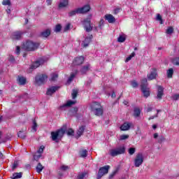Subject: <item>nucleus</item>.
Instances as JSON below:
<instances>
[{
	"label": "nucleus",
	"mask_w": 179,
	"mask_h": 179,
	"mask_svg": "<svg viewBox=\"0 0 179 179\" xmlns=\"http://www.w3.org/2000/svg\"><path fill=\"white\" fill-rule=\"evenodd\" d=\"M40 44L38 43L34 42L32 41H27L23 43L22 48L25 50V51H36L38 48Z\"/></svg>",
	"instance_id": "f257e3e1"
},
{
	"label": "nucleus",
	"mask_w": 179,
	"mask_h": 179,
	"mask_svg": "<svg viewBox=\"0 0 179 179\" xmlns=\"http://www.w3.org/2000/svg\"><path fill=\"white\" fill-rule=\"evenodd\" d=\"M124 153H125V147L124 146L117 147L109 151V155L112 157H115V156H118L119 155H124Z\"/></svg>",
	"instance_id": "f03ea898"
},
{
	"label": "nucleus",
	"mask_w": 179,
	"mask_h": 179,
	"mask_svg": "<svg viewBox=\"0 0 179 179\" xmlns=\"http://www.w3.org/2000/svg\"><path fill=\"white\" fill-rule=\"evenodd\" d=\"M48 79V76L45 74H38L35 77V83L38 86H41V85H44L47 82Z\"/></svg>",
	"instance_id": "7ed1b4c3"
},
{
	"label": "nucleus",
	"mask_w": 179,
	"mask_h": 179,
	"mask_svg": "<svg viewBox=\"0 0 179 179\" xmlns=\"http://www.w3.org/2000/svg\"><path fill=\"white\" fill-rule=\"evenodd\" d=\"M64 134H65V129H58L56 131H52L51 132L52 140L57 142L58 139H61V138L64 136Z\"/></svg>",
	"instance_id": "20e7f679"
},
{
	"label": "nucleus",
	"mask_w": 179,
	"mask_h": 179,
	"mask_svg": "<svg viewBox=\"0 0 179 179\" xmlns=\"http://www.w3.org/2000/svg\"><path fill=\"white\" fill-rule=\"evenodd\" d=\"M143 163V154L139 152L136 155L134 159V166L135 167H141Z\"/></svg>",
	"instance_id": "39448f33"
},
{
	"label": "nucleus",
	"mask_w": 179,
	"mask_h": 179,
	"mask_svg": "<svg viewBox=\"0 0 179 179\" xmlns=\"http://www.w3.org/2000/svg\"><path fill=\"white\" fill-rule=\"evenodd\" d=\"M110 169V166L107 165L103 167H101L99 170L98 175H97V179L101 178L103 176H105V174L108 173V170Z\"/></svg>",
	"instance_id": "423d86ee"
},
{
	"label": "nucleus",
	"mask_w": 179,
	"mask_h": 179,
	"mask_svg": "<svg viewBox=\"0 0 179 179\" xmlns=\"http://www.w3.org/2000/svg\"><path fill=\"white\" fill-rule=\"evenodd\" d=\"M148 80H153L157 78V69H152L150 73L147 75Z\"/></svg>",
	"instance_id": "0eeeda50"
},
{
	"label": "nucleus",
	"mask_w": 179,
	"mask_h": 179,
	"mask_svg": "<svg viewBox=\"0 0 179 179\" xmlns=\"http://www.w3.org/2000/svg\"><path fill=\"white\" fill-rule=\"evenodd\" d=\"M84 29L87 33H90L93 30V27L90 25V20L87 19L84 20Z\"/></svg>",
	"instance_id": "6e6552de"
},
{
	"label": "nucleus",
	"mask_w": 179,
	"mask_h": 179,
	"mask_svg": "<svg viewBox=\"0 0 179 179\" xmlns=\"http://www.w3.org/2000/svg\"><path fill=\"white\" fill-rule=\"evenodd\" d=\"M93 38V35H88L85 37V40L82 43V45L84 47H89V44H90V41Z\"/></svg>",
	"instance_id": "1a4fd4ad"
},
{
	"label": "nucleus",
	"mask_w": 179,
	"mask_h": 179,
	"mask_svg": "<svg viewBox=\"0 0 179 179\" xmlns=\"http://www.w3.org/2000/svg\"><path fill=\"white\" fill-rule=\"evenodd\" d=\"M69 5V0H61L59 3V9H64V8H68Z\"/></svg>",
	"instance_id": "9d476101"
},
{
	"label": "nucleus",
	"mask_w": 179,
	"mask_h": 179,
	"mask_svg": "<svg viewBox=\"0 0 179 179\" xmlns=\"http://www.w3.org/2000/svg\"><path fill=\"white\" fill-rule=\"evenodd\" d=\"M164 88L162 86H158V90H157V99L158 100H162V98L163 97V95L164 94Z\"/></svg>",
	"instance_id": "9b49d317"
},
{
	"label": "nucleus",
	"mask_w": 179,
	"mask_h": 179,
	"mask_svg": "<svg viewBox=\"0 0 179 179\" xmlns=\"http://www.w3.org/2000/svg\"><path fill=\"white\" fill-rule=\"evenodd\" d=\"M85 62V58L83 57H78L74 59L73 62V65H82Z\"/></svg>",
	"instance_id": "f8f14e48"
},
{
	"label": "nucleus",
	"mask_w": 179,
	"mask_h": 179,
	"mask_svg": "<svg viewBox=\"0 0 179 179\" xmlns=\"http://www.w3.org/2000/svg\"><path fill=\"white\" fill-rule=\"evenodd\" d=\"M43 64H44V60L42 59L37 60L31 66L30 69H37V68L41 65H43Z\"/></svg>",
	"instance_id": "ddd939ff"
},
{
	"label": "nucleus",
	"mask_w": 179,
	"mask_h": 179,
	"mask_svg": "<svg viewBox=\"0 0 179 179\" xmlns=\"http://www.w3.org/2000/svg\"><path fill=\"white\" fill-rule=\"evenodd\" d=\"M22 36H23V32L22 31H15L12 34L13 40H20L22 38Z\"/></svg>",
	"instance_id": "4468645a"
},
{
	"label": "nucleus",
	"mask_w": 179,
	"mask_h": 179,
	"mask_svg": "<svg viewBox=\"0 0 179 179\" xmlns=\"http://www.w3.org/2000/svg\"><path fill=\"white\" fill-rule=\"evenodd\" d=\"M58 89H59V87H58V86L51 87L48 89L46 94L48 96H52V94H54V93H55V92L57 90H58Z\"/></svg>",
	"instance_id": "2eb2a0df"
},
{
	"label": "nucleus",
	"mask_w": 179,
	"mask_h": 179,
	"mask_svg": "<svg viewBox=\"0 0 179 179\" xmlns=\"http://www.w3.org/2000/svg\"><path fill=\"white\" fill-rule=\"evenodd\" d=\"M132 127V123L131 122H124L121 127L120 129L121 131H128L129 130V128Z\"/></svg>",
	"instance_id": "dca6fc26"
},
{
	"label": "nucleus",
	"mask_w": 179,
	"mask_h": 179,
	"mask_svg": "<svg viewBox=\"0 0 179 179\" xmlns=\"http://www.w3.org/2000/svg\"><path fill=\"white\" fill-rule=\"evenodd\" d=\"M76 101H68L66 103L60 106V110H66V107H71V106H73V104H76Z\"/></svg>",
	"instance_id": "f3484780"
},
{
	"label": "nucleus",
	"mask_w": 179,
	"mask_h": 179,
	"mask_svg": "<svg viewBox=\"0 0 179 179\" xmlns=\"http://www.w3.org/2000/svg\"><path fill=\"white\" fill-rule=\"evenodd\" d=\"M78 10H80V13H87L90 10V6L85 5L82 8H78Z\"/></svg>",
	"instance_id": "a211bd4d"
},
{
	"label": "nucleus",
	"mask_w": 179,
	"mask_h": 179,
	"mask_svg": "<svg viewBox=\"0 0 179 179\" xmlns=\"http://www.w3.org/2000/svg\"><path fill=\"white\" fill-rule=\"evenodd\" d=\"M106 20H108V23H114L115 22V17L111 14H107L105 15Z\"/></svg>",
	"instance_id": "6ab92c4d"
},
{
	"label": "nucleus",
	"mask_w": 179,
	"mask_h": 179,
	"mask_svg": "<svg viewBox=\"0 0 179 179\" xmlns=\"http://www.w3.org/2000/svg\"><path fill=\"white\" fill-rule=\"evenodd\" d=\"M90 71V64H86L85 66H83L80 69V72L82 75H85V73L89 72Z\"/></svg>",
	"instance_id": "aec40b11"
},
{
	"label": "nucleus",
	"mask_w": 179,
	"mask_h": 179,
	"mask_svg": "<svg viewBox=\"0 0 179 179\" xmlns=\"http://www.w3.org/2000/svg\"><path fill=\"white\" fill-rule=\"evenodd\" d=\"M141 91L143 92L144 97H149L150 96V91L149 90V87L141 88Z\"/></svg>",
	"instance_id": "412c9836"
},
{
	"label": "nucleus",
	"mask_w": 179,
	"mask_h": 179,
	"mask_svg": "<svg viewBox=\"0 0 179 179\" xmlns=\"http://www.w3.org/2000/svg\"><path fill=\"white\" fill-rule=\"evenodd\" d=\"M101 107V105L99 102H94L91 105V108L92 111H94L95 110H96V108H100Z\"/></svg>",
	"instance_id": "4be33fe9"
},
{
	"label": "nucleus",
	"mask_w": 179,
	"mask_h": 179,
	"mask_svg": "<svg viewBox=\"0 0 179 179\" xmlns=\"http://www.w3.org/2000/svg\"><path fill=\"white\" fill-rule=\"evenodd\" d=\"M80 13L79 8L73 10L69 13V17H72V16H76V15Z\"/></svg>",
	"instance_id": "5701e85b"
},
{
	"label": "nucleus",
	"mask_w": 179,
	"mask_h": 179,
	"mask_svg": "<svg viewBox=\"0 0 179 179\" xmlns=\"http://www.w3.org/2000/svg\"><path fill=\"white\" fill-rule=\"evenodd\" d=\"M50 35H51V30L50 29H45L41 34V36L42 37H44L45 38H47V37H48Z\"/></svg>",
	"instance_id": "b1692460"
},
{
	"label": "nucleus",
	"mask_w": 179,
	"mask_h": 179,
	"mask_svg": "<svg viewBox=\"0 0 179 179\" xmlns=\"http://www.w3.org/2000/svg\"><path fill=\"white\" fill-rule=\"evenodd\" d=\"M83 132H85V126H81L77 131V138H80L83 135Z\"/></svg>",
	"instance_id": "393cba45"
},
{
	"label": "nucleus",
	"mask_w": 179,
	"mask_h": 179,
	"mask_svg": "<svg viewBox=\"0 0 179 179\" xmlns=\"http://www.w3.org/2000/svg\"><path fill=\"white\" fill-rule=\"evenodd\" d=\"M95 115H103V107L101 106V108H96V109H95V110H93Z\"/></svg>",
	"instance_id": "a878e982"
},
{
	"label": "nucleus",
	"mask_w": 179,
	"mask_h": 179,
	"mask_svg": "<svg viewBox=\"0 0 179 179\" xmlns=\"http://www.w3.org/2000/svg\"><path fill=\"white\" fill-rule=\"evenodd\" d=\"M77 73H78V70H76L75 73H71L70 77L69 78V79L67 80V83L69 85L71 84V82H72V80H73V79L75 78V76H76Z\"/></svg>",
	"instance_id": "bb28decb"
},
{
	"label": "nucleus",
	"mask_w": 179,
	"mask_h": 179,
	"mask_svg": "<svg viewBox=\"0 0 179 179\" xmlns=\"http://www.w3.org/2000/svg\"><path fill=\"white\" fill-rule=\"evenodd\" d=\"M77 73H78V70H76L75 73H71L70 77L69 78V79L67 80V83L69 85L71 84V82H72V80H73V79L75 78V76H76Z\"/></svg>",
	"instance_id": "cd10ccee"
},
{
	"label": "nucleus",
	"mask_w": 179,
	"mask_h": 179,
	"mask_svg": "<svg viewBox=\"0 0 179 179\" xmlns=\"http://www.w3.org/2000/svg\"><path fill=\"white\" fill-rule=\"evenodd\" d=\"M141 89L148 88V79L147 78H143L141 80Z\"/></svg>",
	"instance_id": "c85d7f7f"
},
{
	"label": "nucleus",
	"mask_w": 179,
	"mask_h": 179,
	"mask_svg": "<svg viewBox=\"0 0 179 179\" xmlns=\"http://www.w3.org/2000/svg\"><path fill=\"white\" fill-rule=\"evenodd\" d=\"M22 176H23V173L22 172L20 173H15L13 174L12 179H17V178H22Z\"/></svg>",
	"instance_id": "c756f323"
},
{
	"label": "nucleus",
	"mask_w": 179,
	"mask_h": 179,
	"mask_svg": "<svg viewBox=\"0 0 179 179\" xmlns=\"http://www.w3.org/2000/svg\"><path fill=\"white\" fill-rule=\"evenodd\" d=\"M18 83L20 85H26V78L21 76V77H18Z\"/></svg>",
	"instance_id": "7c9ffc66"
},
{
	"label": "nucleus",
	"mask_w": 179,
	"mask_h": 179,
	"mask_svg": "<svg viewBox=\"0 0 179 179\" xmlns=\"http://www.w3.org/2000/svg\"><path fill=\"white\" fill-rule=\"evenodd\" d=\"M88 174H89V173H88L87 172H84V173H80V174L78 176V179H84V178H86V177H87Z\"/></svg>",
	"instance_id": "2f4dec72"
},
{
	"label": "nucleus",
	"mask_w": 179,
	"mask_h": 179,
	"mask_svg": "<svg viewBox=\"0 0 179 179\" xmlns=\"http://www.w3.org/2000/svg\"><path fill=\"white\" fill-rule=\"evenodd\" d=\"M80 157H87V150H80Z\"/></svg>",
	"instance_id": "473e14b6"
},
{
	"label": "nucleus",
	"mask_w": 179,
	"mask_h": 179,
	"mask_svg": "<svg viewBox=\"0 0 179 179\" xmlns=\"http://www.w3.org/2000/svg\"><path fill=\"white\" fill-rule=\"evenodd\" d=\"M78 111H79V108L75 107L70 110V113L71 114V115H76V114H78Z\"/></svg>",
	"instance_id": "72a5a7b5"
},
{
	"label": "nucleus",
	"mask_w": 179,
	"mask_h": 179,
	"mask_svg": "<svg viewBox=\"0 0 179 179\" xmlns=\"http://www.w3.org/2000/svg\"><path fill=\"white\" fill-rule=\"evenodd\" d=\"M43 169H44V167L41 165V163H38L36 166V172L38 173H41L43 171Z\"/></svg>",
	"instance_id": "f704fd0d"
},
{
	"label": "nucleus",
	"mask_w": 179,
	"mask_h": 179,
	"mask_svg": "<svg viewBox=\"0 0 179 179\" xmlns=\"http://www.w3.org/2000/svg\"><path fill=\"white\" fill-rule=\"evenodd\" d=\"M172 64H173V65L179 66V57L172 59Z\"/></svg>",
	"instance_id": "c9c22d12"
},
{
	"label": "nucleus",
	"mask_w": 179,
	"mask_h": 179,
	"mask_svg": "<svg viewBox=\"0 0 179 179\" xmlns=\"http://www.w3.org/2000/svg\"><path fill=\"white\" fill-rule=\"evenodd\" d=\"M173 73H174L173 69H169L167 71V78H173Z\"/></svg>",
	"instance_id": "e433bc0d"
},
{
	"label": "nucleus",
	"mask_w": 179,
	"mask_h": 179,
	"mask_svg": "<svg viewBox=\"0 0 179 179\" xmlns=\"http://www.w3.org/2000/svg\"><path fill=\"white\" fill-rule=\"evenodd\" d=\"M141 115V109L136 108H134V117H139Z\"/></svg>",
	"instance_id": "4c0bfd02"
},
{
	"label": "nucleus",
	"mask_w": 179,
	"mask_h": 179,
	"mask_svg": "<svg viewBox=\"0 0 179 179\" xmlns=\"http://www.w3.org/2000/svg\"><path fill=\"white\" fill-rule=\"evenodd\" d=\"M32 131H34V132H37V122H36V120H33Z\"/></svg>",
	"instance_id": "58836bf2"
},
{
	"label": "nucleus",
	"mask_w": 179,
	"mask_h": 179,
	"mask_svg": "<svg viewBox=\"0 0 179 179\" xmlns=\"http://www.w3.org/2000/svg\"><path fill=\"white\" fill-rule=\"evenodd\" d=\"M136 55L135 52H133L131 55H129V57H127L125 62H129V61H131V59H132V58H134V57Z\"/></svg>",
	"instance_id": "ea45409f"
},
{
	"label": "nucleus",
	"mask_w": 179,
	"mask_h": 179,
	"mask_svg": "<svg viewBox=\"0 0 179 179\" xmlns=\"http://www.w3.org/2000/svg\"><path fill=\"white\" fill-rule=\"evenodd\" d=\"M61 29H62V27L61 26V24L56 25L55 28V33H59V31H61Z\"/></svg>",
	"instance_id": "a19ab883"
},
{
	"label": "nucleus",
	"mask_w": 179,
	"mask_h": 179,
	"mask_svg": "<svg viewBox=\"0 0 179 179\" xmlns=\"http://www.w3.org/2000/svg\"><path fill=\"white\" fill-rule=\"evenodd\" d=\"M173 31H174V29H173V27H169L167 29H166V34H173Z\"/></svg>",
	"instance_id": "79ce46f5"
},
{
	"label": "nucleus",
	"mask_w": 179,
	"mask_h": 179,
	"mask_svg": "<svg viewBox=\"0 0 179 179\" xmlns=\"http://www.w3.org/2000/svg\"><path fill=\"white\" fill-rule=\"evenodd\" d=\"M136 149H135V148H130L129 149V155H130L131 156H132V155H134V153H135V152H136Z\"/></svg>",
	"instance_id": "37998d69"
},
{
	"label": "nucleus",
	"mask_w": 179,
	"mask_h": 179,
	"mask_svg": "<svg viewBox=\"0 0 179 179\" xmlns=\"http://www.w3.org/2000/svg\"><path fill=\"white\" fill-rule=\"evenodd\" d=\"M128 138H129V135L124 134V135L120 136L119 141H125L126 139H128Z\"/></svg>",
	"instance_id": "c03bdc74"
},
{
	"label": "nucleus",
	"mask_w": 179,
	"mask_h": 179,
	"mask_svg": "<svg viewBox=\"0 0 179 179\" xmlns=\"http://www.w3.org/2000/svg\"><path fill=\"white\" fill-rule=\"evenodd\" d=\"M18 137L21 138L22 139H24L26 138V134H24V133H23V131H19Z\"/></svg>",
	"instance_id": "a18cd8bd"
},
{
	"label": "nucleus",
	"mask_w": 179,
	"mask_h": 179,
	"mask_svg": "<svg viewBox=\"0 0 179 179\" xmlns=\"http://www.w3.org/2000/svg\"><path fill=\"white\" fill-rule=\"evenodd\" d=\"M117 41L118 43H124V41H125V38L124 37V36H120L117 38Z\"/></svg>",
	"instance_id": "49530a36"
},
{
	"label": "nucleus",
	"mask_w": 179,
	"mask_h": 179,
	"mask_svg": "<svg viewBox=\"0 0 179 179\" xmlns=\"http://www.w3.org/2000/svg\"><path fill=\"white\" fill-rule=\"evenodd\" d=\"M2 5L10 6V0H3Z\"/></svg>",
	"instance_id": "de8ad7c7"
},
{
	"label": "nucleus",
	"mask_w": 179,
	"mask_h": 179,
	"mask_svg": "<svg viewBox=\"0 0 179 179\" xmlns=\"http://www.w3.org/2000/svg\"><path fill=\"white\" fill-rule=\"evenodd\" d=\"M71 95H72V99H75L76 97H77V96H78V90H73Z\"/></svg>",
	"instance_id": "09e8293b"
},
{
	"label": "nucleus",
	"mask_w": 179,
	"mask_h": 179,
	"mask_svg": "<svg viewBox=\"0 0 179 179\" xmlns=\"http://www.w3.org/2000/svg\"><path fill=\"white\" fill-rule=\"evenodd\" d=\"M157 20L160 22V24H163V19L162 18V15H160V14L157 15Z\"/></svg>",
	"instance_id": "8fccbe9b"
},
{
	"label": "nucleus",
	"mask_w": 179,
	"mask_h": 179,
	"mask_svg": "<svg viewBox=\"0 0 179 179\" xmlns=\"http://www.w3.org/2000/svg\"><path fill=\"white\" fill-rule=\"evenodd\" d=\"M58 78V74L57 73H52L51 75V80H57V79Z\"/></svg>",
	"instance_id": "3c124183"
},
{
	"label": "nucleus",
	"mask_w": 179,
	"mask_h": 179,
	"mask_svg": "<svg viewBox=\"0 0 179 179\" xmlns=\"http://www.w3.org/2000/svg\"><path fill=\"white\" fill-rule=\"evenodd\" d=\"M40 157H41V154H38V153H36L35 155H34V160H38V159H40Z\"/></svg>",
	"instance_id": "603ef678"
},
{
	"label": "nucleus",
	"mask_w": 179,
	"mask_h": 179,
	"mask_svg": "<svg viewBox=\"0 0 179 179\" xmlns=\"http://www.w3.org/2000/svg\"><path fill=\"white\" fill-rule=\"evenodd\" d=\"M18 166H19V163L17 161H15L12 165V169L15 170V169H17Z\"/></svg>",
	"instance_id": "864d4df0"
},
{
	"label": "nucleus",
	"mask_w": 179,
	"mask_h": 179,
	"mask_svg": "<svg viewBox=\"0 0 179 179\" xmlns=\"http://www.w3.org/2000/svg\"><path fill=\"white\" fill-rule=\"evenodd\" d=\"M164 141H166V138L163 136H160L158 138L159 143H162V142H164Z\"/></svg>",
	"instance_id": "5fc2aeb1"
},
{
	"label": "nucleus",
	"mask_w": 179,
	"mask_h": 179,
	"mask_svg": "<svg viewBox=\"0 0 179 179\" xmlns=\"http://www.w3.org/2000/svg\"><path fill=\"white\" fill-rule=\"evenodd\" d=\"M173 100L177 101L179 99V94H175L172 96Z\"/></svg>",
	"instance_id": "6e6d98bb"
},
{
	"label": "nucleus",
	"mask_w": 179,
	"mask_h": 179,
	"mask_svg": "<svg viewBox=\"0 0 179 179\" xmlns=\"http://www.w3.org/2000/svg\"><path fill=\"white\" fill-rule=\"evenodd\" d=\"M74 133H75V131H73V130L72 129H69L67 131V135L71 136L73 135Z\"/></svg>",
	"instance_id": "4d7b16f0"
},
{
	"label": "nucleus",
	"mask_w": 179,
	"mask_h": 179,
	"mask_svg": "<svg viewBox=\"0 0 179 179\" xmlns=\"http://www.w3.org/2000/svg\"><path fill=\"white\" fill-rule=\"evenodd\" d=\"M69 169V166H65V165H62L61 166V170H62L63 171H66V170Z\"/></svg>",
	"instance_id": "13d9d810"
},
{
	"label": "nucleus",
	"mask_w": 179,
	"mask_h": 179,
	"mask_svg": "<svg viewBox=\"0 0 179 179\" xmlns=\"http://www.w3.org/2000/svg\"><path fill=\"white\" fill-rule=\"evenodd\" d=\"M120 10H121V8H115L113 10L114 15H117V13H120Z\"/></svg>",
	"instance_id": "bf43d9fd"
},
{
	"label": "nucleus",
	"mask_w": 179,
	"mask_h": 179,
	"mask_svg": "<svg viewBox=\"0 0 179 179\" xmlns=\"http://www.w3.org/2000/svg\"><path fill=\"white\" fill-rule=\"evenodd\" d=\"M131 85L132 87H138V84L136 83V81H131Z\"/></svg>",
	"instance_id": "052dcab7"
},
{
	"label": "nucleus",
	"mask_w": 179,
	"mask_h": 179,
	"mask_svg": "<svg viewBox=\"0 0 179 179\" xmlns=\"http://www.w3.org/2000/svg\"><path fill=\"white\" fill-rule=\"evenodd\" d=\"M43 152H44V148L40 147V148L38 149L36 153H38V155H41Z\"/></svg>",
	"instance_id": "680f3d73"
},
{
	"label": "nucleus",
	"mask_w": 179,
	"mask_h": 179,
	"mask_svg": "<svg viewBox=\"0 0 179 179\" xmlns=\"http://www.w3.org/2000/svg\"><path fill=\"white\" fill-rule=\"evenodd\" d=\"M71 29V24H67L64 27V31H68Z\"/></svg>",
	"instance_id": "e2e57ef3"
},
{
	"label": "nucleus",
	"mask_w": 179,
	"mask_h": 179,
	"mask_svg": "<svg viewBox=\"0 0 179 179\" xmlns=\"http://www.w3.org/2000/svg\"><path fill=\"white\" fill-rule=\"evenodd\" d=\"M8 61H10V62H15V57L13 55H10Z\"/></svg>",
	"instance_id": "0e129e2a"
},
{
	"label": "nucleus",
	"mask_w": 179,
	"mask_h": 179,
	"mask_svg": "<svg viewBox=\"0 0 179 179\" xmlns=\"http://www.w3.org/2000/svg\"><path fill=\"white\" fill-rule=\"evenodd\" d=\"M115 174H117V171H115V172H113V173H111V174L109 176V179H113V178H114V176H115Z\"/></svg>",
	"instance_id": "69168bd1"
},
{
	"label": "nucleus",
	"mask_w": 179,
	"mask_h": 179,
	"mask_svg": "<svg viewBox=\"0 0 179 179\" xmlns=\"http://www.w3.org/2000/svg\"><path fill=\"white\" fill-rule=\"evenodd\" d=\"M19 54H20V47L17 46V48H16V55H19Z\"/></svg>",
	"instance_id": "338daca9"
},
{
	"label": "nucleus",
	"mask_w": 179,
	"mask_h": 179,
	"mask_svg": "<svg viewBox=\"0 0 179 179\" xmlns=\"http://www.w3.org/2000/svg\"><path fill=\"white\" fill-rule=\"evenodd\" d=\"M157 117H158V115H157V114H156V115H154V116H150V117L148 118V120H149V121H150V120H155V118H157Z\"/></svg>",
	"instance_id": "774afa93"
}]
</instances>
